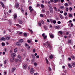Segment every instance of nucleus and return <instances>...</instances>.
Wrapping results in <instances>:
<instances>
[{
	"label": "nucleus",
	"instance_id": "7",
	"mask_svg": "<svg viewBox=\"0 0 75 75\" xmlns=\"http://www.w3.org/2000/svg\"><path fill=\"white\" fill-rule=\"evenodd\" d=\"M59 16L60 18L61 19H62V20H63V19H64V16L62 15L61 14H59Z\"/></svg>",
	"mask_w": 75,
	"mask_h": 75
},
{
	"label": "nucleus",
	"instance_id": "10",
	"mask_svg": "<svg viewBox=\"0 0 75 75\" xmlns=\"http://www.w3.org/2000/svg\"><path fill=\"white\" fill-rule=\"evenodd\" d=\"M58 1H59V2H60V1H61V0H54L53 1V2L54 3H56L58 2Z\"/></svg>",
	"mask_w": 75,
	"mask_h": 75
},
{
	"label": "nucleus",
	"instance_id": "3",
	"mask_svg": "<svg viewBox=\"0 0 75 75\" xmlns=\"http://www.w3.org/2000/svg\"><path fill=\"white\" fill-rule=\"evenodd\" d=\"M29 10L30 11V13H33V11H34V9L33 8H32V7L31 6H30L29 7Z\"/></svg>",
	"mask_w": 75,
	"mask_h": 75
},
{
	"label": "nucleus",
	"instance_id": "16",
	"mask_svg": "<svg viewBox=\"0 0 75 75\" xmlns=\"http://www.w3.org/2000/svg\"><path fill=\"white\" fill-rule=\"evenodd\" d=\"M60 9H62V10H64L65 9V8L63 6H61L60 8Z\"/></svg>",
	"mask_w": 75,
	"mask_h": 75
},
{
	"label": "nucleus",
	"instance_id": "48",
	"mask_svg": "<svg viewBox=\"0 0 75 75\" xmlns=\"http://www.w3.org/2000/svg\"><path fill=\"white\" fill-rule=\"evenodd\" d=\"M50 21H51V22H52H52H53L54 20H53V19H51L50 20Z\"/></svg>",
	"mask_w": 75,
	"mask_h": 75
},
{
	"label": "nucleus",
	"instance_id": "22",
	"mask_svg": "<svg viewBox=\"0 0 75 75\" xmlns=\"http://www.w3.org/2000/svg\"><path fill=\"white\" fill-rule=\"evenodd\" d=\"M14 52L15 53H16L17 52V48H16L14 49Z\"/></svg>",
	"mask_w": 75,
	"mask_h": 75
},
{
	"label": "nucleus",
	"instance_id": "41",
	"mask_svg": "<svg viewBox=\"0 0 75 75\" xmlns=\"http://www.w3.org/2000/svg\"><path fill=\"white\" fill-rule=\"evenodd\" d=\"M73 67H75V62L72 65Z\"/></svg>",
	"mask_w": 75,
	"mask_h": 75
},
{
	"label": "nucleus",
	"instance_id": "60",
	"mask_svg": "<svg viewBox=\"0 0 75 75\" xmlns=\"http://www.w3.org/2000/svg\"><path fill=\"white\" fill-rule=\"evenodd\" d=\"M64 0H61V3H64Z\"/></svg>",
	"mask_w": 75,
	"mask_h": 75
},
{
	"label": "nucleus",
	"instance_id": "59",
	"mask_svg": "<svg viewBox=\"0 0 75 75\" xmlns=\"http://www.w3.org/2000/svg\"><path fill=\"white\" fill-rule=\"evenodd\" d=\"M66 11H68V8H66Z\"/></svg>",
	"mask_w": 75,
	"mask_h": 75
},
{
	"label": "nucleus",
	"instance_id": "53",
	"mask_svg": "<svg viewBox=\"0 0 75 75\" xmlns=\"http://www.w3.org/2000/svg\"><path fill=\"white\" fill-rule=\"evenodd\" d=\"M68 43L69 44H69H70V43L71 42V40H68Z\"/></svg>",
	"mask_w": 75,
	"mask_h": 75
},
{
	"label": "nucleus",
	"instance_id": "35",
	"mask_svg": "<svg viewBox=\"0 0 75 75\" xmlns=\"http://www.w3.org/2000/svg\"><path fill=\"white\" fill-rule=\"evenodd\" d=\"M42 13H45V10L44 9H42Z\"/></svg>",
	"mask_w": 75,
	"mask_h": 75
},
{
	"label": "nucleus",
	"instance_id": "24",
	"mask_svg": "<svg viewBox=\"0 0 75 75\" xmlns=\"http://www.w3.org/2000/svg\"><path fill=\"white\" fill-rule=\"evenodd\" d=\"M68 66H69L70 68H72V65L70 64H68Z\"/></svg>",
	"mask_w": 75,
	"mask_h": 75
},
{
	"label": "nucleus",
	"instance_id": "5",
	"mask_svg": "<svg viewBox=\"0 0 75 75\" xmlns=\"http://www.w3.org/2000/svg\"><path fill=\"white\" fill-rule=\"evenodd\" d=\"M11 57L12 58H14V57H16V54L15 53H13L11 54Z\"/></svg>",
	"mask_w": 75,
	"mask_h": 75
},
{
	"label": "nucleus",
	"instance_id": "57",
	"mask_svg": "<svg viewBox=\"0 0 75 75\" xmlns=\"http://www.w3.org/2000/svg\"><path fill=\"white\" fill-rule=\"evenodd\" d=\"M57 24H61V21H58L57 22Z\"/></svg>",
	"mask_w": 75,
	"mask_h": 75
},
{
	"label": "nucleus",
	"instance_id": "17",
	"mask_svg": "<svg viewBox=\"0 0 75 75\" xmlns=\"http://www.w3.org/2000/svg\"><path fill=\"white\" fill-rule=\"evenodd\" d=\"M23 41H24V40L23 39H21L19 40V42L21 43L23 42Z\"/></svg>",
	"mask_w": 75,
	"mask_h": 75
},
{
	"label": "nucleus",
	"instance_id": "45",
	"mask_svg": "<svg viewBox=\"0 0 75 75\" xmlns=\"http://www.w3.org/2000/svg\"><path fill=\"white\" fill-rule=\"evenodd\" d=\"M68 3L70 5H71L72 4V3L69 1H68Z\"/></svg>",
	"mask_w": 75,
	"mask_h": 75
},
{
	"label": "nucleus",
	"instance_id": "13",
	"mask_svg": "<svg viewBox=\"0 0 75 75\" xmlns=\"http://www.w3.org/2000/svg\"><path fill=\"white\" fill-rule=\"evenodd\" d=\"M0 3H1V5L2 7H3V8H4V7H5L4 5V4H3V2H1Z\"/></svg>",
	"mask_w": 75,
	"mask_h": 75
},
{
	"label": "nucleus",
	"instance_id": "36",
	"mask_svg": "<svg viewBox=\"0 0 75 75\" xmlns=\"http://www.w3.org/2000/svg\"><path fill=\"white\" fill-rule=\"evenodd\" d=\"M6 39L7 40H8L10 39V37H6Z\"/></svg>",
	"mask_w": 75,
	"mask_h": 75
},
{
	"label": "nucleus",
	"instance_id": "49",
	"mask_svg": "<svg viewBox=\"0 0 75 75\" xmlns=\"http://www.w3.org/2000/svg\"><path fill=\"white\" fill-rule=\"evenodd\" d=\"M54 9L55 10V11H57V7H54Z\"/></svg>",
	"mask_w": 75,
	"mask_h": 75
},
{
	"label": "nucleus",
	"instance_id": "19",
	"mask_svg": "<svg viewBox=\"0 0 75 75\" xmlns=\"http://www.w3.org/2000/svg\"><path fill=\"white\" fill-rule=\"evenodd\" d=\"M25 45L26 48H28V47H29V45L27 43L25 44Z\"/></svg>",
	"mask_w": 75,
	"mask_h": 75
},
{
	"label": "nucleus",
	"instance_id": "54",
	"mask_svg": "<svg viewBox=\"0 0 75 75\" xmlns=\"http://www.w3.org/2000/svg\"><path fill=\"white\" fill-rule=\"evenodd\" d=\"M32 57L33 58H34V59L35 58V56H34V55L32 54Z\"/></svg>",
	"mask_w": 75,
	"mask_h": 75
},
{
	"label": "nucleus",
	"instance_id": "32",
	"mask_svg": "<svg viewBox=\"0 0 75 75\" xmlns=\"http://www.w3.org/2000/svg\"><path fill=\"white\" fill-rule=\"evenodd\" d=\"M49 58L50 59H52L53 58V56H52V55H50V57Z\"/></svg>",
	"mask_w": 75,
	"mask_h": 75
},
{
	"label": "nucleus",
	"instance_id": "28",
	"mask_svg": "<svg viewBox=\"0 0 75 75\" xmlns=\"http://www.w3.org/2000/svg\"><path fill=\"white\" fill-rule=\"evenodd\" d=\"M71 58L72 59H75V57L74 56H71Z\"/></svg>",
	"mask_w": 75,
	"mask_h": 75
},
{
	"label": "nucleus",
	"instance_id": "63",
	"mask_svg": "<svg viewBox=\"0 0 75 75\" xmlns=\"http://www.w3.org/2000/svg\"><path fill=\"white\" fill-rule=\"evenodd\" d=\"M43 38L44 39H45L46 38H47V36H44Z\"/></svg>",
	"mask_w": 75,
	"mask_h": 75
},
{
	"label": "nucleus",
	"instance_id": "12",
	"mask_svg": "<svg viewBox=\"0 0 75 75\" xmlns=\"http://www.w3.org/2000/svg\"><path fill=\"white\" fill-rule=\"evenodd\" d=\"M6 38H1L0 39V41H5Z\"/></svg>",
	"mask_w": 75,
	"mask_h": 75
},
{
	"label": "nucleus",
	"instance_id": "30",
	"mask_svg": "<svg viewBox=\"0 0 75 75\" xmlns=\"http://www.w3.org/2000/svg\"><path fill=\"white\" fill-rule=\"evenodd\" d=\"M73 16H72V15L71 14H69V17H70V18L72 17Z\"/></svg>",
	"mask_w": 75,
	"mask_h": 75
},
{
	"label": "nucleus",
	"instance_id": "62",
	"mask_svg": "<svg viewBox=\"0 0 75 75\" xmlns=\"http://www.w3.org/2000/svg\"><path fill=\"white\" fill-rule=\"evenodd\" d=\"M35 52V49H34L33 50V52Z\"/></svg>",
	"mask_w": 75,
	"mask_h": 75
},
{
	"label": "nucleus",
	"instance_id": "33",
	"mask_svg": "<svg viewBox=\"0 0 75 75\" xmlns=\"http://www.w3.org/2000/svg\"><path fill=\"white\" fill-rule=\"evenodd\" d=\"M70 24H71L70 27H73V26L74 25L73 24V23H70L69 24V25H70Z\"/></svg>",
	"mask_w": 75,
	"mask_h": 75
},
{
	"label": "nucleus",
	"instance_id": "1",
	"mask_svg": "<svg viewBox=\"0 0 75 75\" xmlns=\"http://www.w3.org/2000/svg\"><path fill=\"white\" fill-rule=\"evenodd\" d=\"M49 6V9L50 10V11L51 14H52L53 13V8L51 6V4H49L48 5Z\"/></svg>",
	"mask_w": 75,
	"mask_h": 75
},
{
	"label": "nucleus",
	"instance_id": "31",
	"mask_svg": "<svg viewBox=\"0 0 75 75\" xmlns=\"http://www.w3.org/2000/svg\"><path fill=\"white\" fill-rule=\"evenodd\" d=\"M38 26L40 27H41V23L40 22H39L38 23Z\"/></svg>",
	"mask_w": 75,
	"mask_h": 75
},
{
	"label": "nucleus",
	"instance_id": "6",
	"mask_svg": "<svg viewBox=\"0 0 75 75\" xmlns=\"http://www.w3.org/2000/svg\"><path fill=\"white\" fill-rule=\"evenodd\" d=\"M13 16L14 19L15 20H16L17 17V14L14 13L13 15Z\"/></svg>",
	"mask_w": 75,
	"mask_h": 75
},
{
	"label": "nucleus",
	"instance_id": "52",
	"mask_svg": "<svg viewBox=\"0 0 75 75\" xmlns=\"http://www.w3.org/2000/svg\"><path fill=\"white\" fill-rule=\"evenodd\" d=\"M7 61L6 60H5L4 62V64H6V63H7Z\"/></svg>",
	"mask_w": 75,
	"mask_h": 75
},
{
	"label": "nucleus",
	"instance_id": "29",
	"mask_svg": "<svg viewBox=\"0 0 75 75\" xmlns=\"http://www.w3.org/2000/svg\"><path fill=\"white\" fill-rule=\"evenodd\" d=\"M64 5L66 7H68V6H69V5H68V4H67V3H66Z\"/></svg>",
	"mask_w": 75,
	"mask_h": 75
},
{
	"label": "nucleus",
	"instance_id": "50",
	"mask_svg": "<svg viewBox=\"0 0 75 75\" xmlns=\"http://www.w3.org/2000/svg\"><path fill=\"white\" fill-rule=\"evenodd\" d=\"M2 46H4L5 45V43L2 42Z\"/></svg>",
	"mask_w": 75,
	"mask_h": 75
},
{
	"label": "nucleus",
	"instance_id": "34",
	"mask_svg": "<svg viewBox=\"0 0 75 75\" xmlns=\"http://www.w3.org/2000/svg\"><path fill=\"white\" fill-rule=\"evenodd\" d=\"M44 7V6L43 4H41V8H43Z\"/></svg>",
	"mask_w": 75,
	"mask_h": 75
},
{
	"label": "nucleus",
	"instance_id": "15",
	"mask_svg": "<svg viewBox=\"0 0 75 75\" xmlns=\"http://www.w3.org/2000/svg\"><path fill=\"white\" fill-rule=\"evenodd\" d=\"M16 44L17 46H20V45H21V44L19 42H17L16 43Z\"/></svg>",
	"mask_w": 75,
	"mask_h": 75
},
{
	"label": "nucleus",
	"instance_id": "47",
	"mask_svg": "<svg viewBox=\"0 0 75 75\" xmlns=\"http://www.w3.org/2000/svg\"><path fill=\"white\" fill-rule=\"evenodd\" d=\"M41 23L42 24H44V21L42 20L41 21Z\"/></svg>",
	"mask_w": 75,
	"mask_h": 75
},
{
	"label": "nucleus",
	"instance_id": "21",
	"mask_svg": "<svg viewBox=\"0 0 75 75\" xmlns=\"http://www.w3.org/2000/svg\"><path fill=\"white\" fill-rule=\"evenodd\" d=\"M16 69V68L15 67L14 68H13L12 69V72H14V71H15Z\"/></svg>",
	"mask_w": 75,
	"mask_h": 75
},
{
	"label": "nucleus",
	"instance_id": "37",
	"mask_svg": "<svg viewBox=\"0 0 75 75\" xmlns=\"http://www.w3.org/2000/svg\"><path fill=\"white\" fill-rule=\"evenodd\" d=\"M69 10H70L69 11L71 12V10H72V8L71 7H70Z\"/></svg>",
	"mask_w": 75,
	"mask_h": 75
},
{
	"label": "nucleus",
	"instance_id": "27",
	"mask_svg": "<svg viewBox=\"0 0 75 75\" xmlns=\"http://www.w3.org/2000/svg\"><path fill=\"white\" fill-rule=\"evenodd\" d=\"M50 37L51 38H54V35H52V34L51 35H50Z\"/></svg>",
	"mask_w": 75,
	"mask_h": 75
},
{
	"label": "nucleus",
	"instance_id": "64",
	"mask_svg": "<svg viewBox=\"0 0 75 75\" xmlns=\"http://www.w3.org/2000/svg\"><path fill=\"white\" fill-rule=\"evenodd\" d=\"M34 75H38V73H35L34 74Z\"/></svg>",
	"mask_w": 75,
	"mask_h": 75
},
{
	"label": "nucleus",
	"instance_id": "55",
	"mask_svg": "<svg viewBox=\"0 0 75 75\" xmlns=\"http://www.w3.org/2000/svg\"><path fill=\"white\" fill-rule=\"evenodd\" d=\"M67 12H65L64 13V16H67Z\"/></svg>",
	"mask_w": 75,
	"mask_h": 75
},
{
	"label": "nucleus",
	"instance_id": "61",
	"mask_svg": "<svg viewBox=\"0 0 75 75\" xmlns=\"http://www.w3.org/2000/svg\"><path fill=\"white\" fill-rule=\"evenodd\" d=\"M30 68H31V67H30V66H29L28 69V70H30Z\"/></svg>",
	"mask_w": 75,
	"mask_h": 75
},
{
	"label": "nucleus",
	"instance_id": "2",
	"mask_svg": "<svg viewBox=\"0 0 75 75\" xmlns=\"http://www.w3.org/2000/svg\"><path fill=\"white\" fill-rule=\"evenodd\" d=\"M46 46H47V47L49 48V49H50V50L51 49V46L50 45V42H48V41H47L46 42Z\"/></svg>",
	"mask_w": 75,
	"mask_h": 75
},
{
	"label": "nucleus",
	"instance_id": "11",
	"mask_svg": "<svg viewBox=\"0 0 75 75\" xmlns=\"http://www.w3.org/2000/svg\"><path fill=\"white\" fill-rule=\"evenodd\" d=\"M27 64H24L23 65V69H26V68H27Z\"/></svg>",
	"mask_w": 75,
	"mask_h": 75
},
{
	"label": "nucleus",
	"instance_id": "38",
	"mask_svg": "<svg viewBox=\"0 0 75 75\" xmlns=\"http://www.w3.org/2000/svg\"><path fill=\"white\" fill-rule=\"evenodd\" d=\"M53 24H56V23H57V21H55V20H53Z\"/></svg>",
	"mask_w": 75,
	"mask_h": 75
},
{
	"label": "nucleus",
	"instance_id": "25",
	"mask_svg": "<svg viewBox=\"0 0 75 75\" xmlns=\"http://www.w3.org/2000/svg\"><path fill=\"white\" fill-rule=\"evenodd\" d=\"M61 35H62L63 33H62V32L61 31H60L58 32Z\"/></svg>",
	"mask_w": 75,
	"mask_h": 75
},
{
	"label": "nucleus",
	"instance_id": "14",
	"mask_svg": "<svg viewBox=\"0 0 75 75\" xmlns=\"http://www.w3.org/2000/svg\"><path fill=\"white\" fill-rule=\"evenodd\" d=\"M16 25L17 27H18V28H21V26L19 24H16Z\"/></svg>",
	"mask_w": 75,
	"mask_h": 75
},
{
	"label": "nucleus",
	"instance_id": "4",
	"mask_svg": "<svg viewBox=\"0 0 75 75\" xmlns=\"http://www.w3.org/2000/svg\"><path fill=\"white\" fill-rule=\"evenodd\" d=\"M34 72V69L33 68H32L30 71V73L32 74Z\"/></svg>",
	"mask_w": 75,
	"mask_h": 75
},
{
	"label": "nucleus",
	"instance_id": "40",
	"mask_svg": "<svg viewBox=\"0 0 75 75\" xmlns=\"http://www.w3.org/2000/svg\"><path fill=\"white\" fill-rule=\"evenodd\" d=\"M44 28L46 31H47V30H48V28H47V27H46V26H44Z\"/></svg>",
	"mask_w": 75,
	"mask_h": 75
},
{
	"label": "nucleus",
	"instance_id": "26",
	"mask_svg": "<svg viewBox=\"0 0 75 75\" xmlns=\"http://www.w3.org/2000/svg\"><path fill=\"white\" fill-rule=\"evenodd\" d=\"M28 30L29 31H30V32L31 33V34H33V30H31L30 29H28Z\"/></svg>",
	"mask_w": 75,
	"mask_h": 75
},
{
	"label": "nucleus",
	"instance_id": "58",
	"mask_svg": "<svg viewBox=\"0 0 75 75\" xmlns=\"http://www.w3.org/2000/svg\"><path fill=\"white\" fill-rule=\"evenodd\" d=\"M48 69L50 71H51V68H50V67H49Z\"/></svg>",
	"mask_w": 75,
	"mask_h": 75
},
{
	"label": "nucleus",
	"instance_id": "9",
	"mask_svg": "<svg viewBox=\"0 0 75 75\" xmlns=\"http://www.w3.org/2000/svg\"><path fill=\"white\" fill-rule=\"evenodd\" d=\"M15 61L16 62H21V60H19L18 59H16Z\"/></svg>",
	"mask_w": 75,
	"mask_h": 75
},
{
	"label": "nucleus",
	"instance_id": "8",
	"mask_svg": "<svg viewBox=\"0 0 75 75\" xmlns=\"http://www.w3.org/2000/svg\"><path fill=\"white\" fill-rule=\"evenodd\" d=\"M15 6L16 8H18L19 7V4L18 3H16L15 4Z\"/></svg>",
	"mask_w": 75,
	"mask_h": 75
},
{
	"label": "nucleus",
	"instance_id": "20",
	"mask_svg": "<svg viewBox=\"0 0 75 75\" xmlns=\"http://www.w3.org/2000/svg\"><path fill=\"white\" fill-rule=\"evenodd\" d=\"M60 26H55V28H56L57 29H59V28Z\"/></svg>",
	"mask_w": 75,
	"mask_h": 75
},
{
	"label": "nucleus",
	"instance_id": "44",
	"mask_svg": "<svg viewBox=\"0 0 75 75\" xmlns=\"http://www.w3.org/2000/svg\"><path fill=\"white\" fill-rule=\"evenodd\" d=\"M8 21L9 22L10 24H12V23L11 22V21L8 20Z\"/></svg>",
	"mask_w": 75,
	"mask_h": 75
},
{
	"label": "nucleus",
	"instance_id": "56",
	"mask_svg": "<svg viewBox=\"0 0 75 75\" xmlns=\"http://www.w3.org/2000/svg\"><path fill=\"white\" fill-rule=\"evenodd\" d=\"M18 58L20 59L21 58V56H18Z\"/></svg>",
	"mask_w": 75,
	"mask_h": 75
},
{
	"label": "nucleus",
	"instance_id": "23",
	"mask_svg": "<svg viewBox=\"0 0 75 75\" xmlns=\"http://www.w3.org/2000/svg\"><path fill=\"white\" fill-rule=\"evenodd\" d=\"M19 24H23V21L21 20H19Z\"/></svg>",
	"mask_w": 75,
	"mask_h": 75
},
{
	"label": "nucleus",
	"instance_id": "39",
	"mask_svg": "<svg viewBox=\"0 0 75 75\" xmlns=\"http://www.w3.org/2000/svg\"><path fill=\"white\" fill-rule=\"evenodd\" d=\"M49 13H50V11H46V14L47 15H49Z\"/></svg>",
	"mask_w": 75,
	"mask_h": 75
},
{
	"label": "nucleus",
	"instance_id": "18",
	"mask_svg": "<svg viewBox=\"0 0 75 75\" xmlns=\"http://www.w3.org/2000/svg\"><path fill=\"white\" fill-rule=\"evenodd\" d=\"M13 59H10L11 62H13L14 60V58L12 57Z\"/></svg>",
	"mask_w": 75,
	"mask_h": 75
},
{
	"label": "nucleus",
	"instance_id": "42",
	"mask_svg": "<svg viewBox=\"0 0 75 75\" xmlns=\"http://www.w3.org/2000/svg\"><path fill=\"white\" fill-rule=\"evenodd\" d=\"M40 16L41 17H44V16H43V15L42 14H40Z\"/></svg>",
	"mask_w": 75,
	"mask_h": 75
},
{
	"label": "nucleus",
	"instance_id": "46",
	"mask_svg": "<svg viewBox=\"0 0 75 75\" xmlns=\"http://www.w3.org/2000/svg\"><path fill=\"white\" fill-rule=\"evenodd\" d=\"M27 42L29 43H31V40H27Z\"/></svg>",
	"mask_w": 75,
	"mask_h": 75
},
{
	"label": "nucleus",
	"instance_id": "51",
	"mask_svg": "<svg viewBox=\"0 0 75 75\" xmlns=\"http://www.w3.org/2000/svg\"><path fill=\"white\" fill-rule=\"evenodd\" d=\"M38 64L37 63H36L35 62L34 63V65L35 66H36V65H37Z\"/></svg>",
	"mask_w": 75,
	"mask_h": 75
},
{
	"label": "nucleus",
	"instance_id": "43",
	"mask_svg": "<svg viewBox=\"0 0 75 75\" xmlns=\"http://www.w3.org/2000/svg\"><path fill=\"white\" fill-rule=\"evenodd\" d=\"M24 35L25 37H27V34L26 33H24Z\"/></svg>",
	"mask_w": 75,
	"mask_h": 75
}]
</instances>
